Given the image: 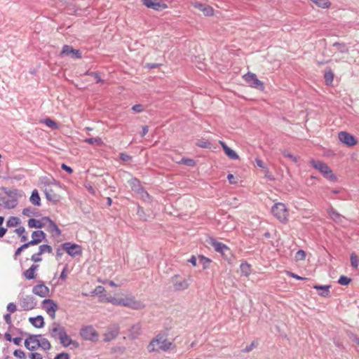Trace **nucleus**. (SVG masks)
<instances>
[{
	"instance_id": "nucleus-1",
	"label": "nucleus",
	"mask_w": 359,
	"mask_h": 359,
	"mask_svg": "<svg viewBox=\"0 0 359 359\" xmlns=\"http://www.w3.org/2000/svg\"><path fill=\"white\" fill-rule=\"evenodd\" d=\"M173 344L164 335L158 334L147 346L149 353L163 351H167L173 347Z\"/></svg>"
},
{
	"instance_id": "nucleus-2",
	"label": "nucleus",
	"mask_w": 359,
	"mask_h": 359,
	"mask_svg": "<svg viewBox=\"0 0 359 359\" xmlns=\"http://www.w3.org/2000/svg\"><path fill=\"white\" fill-rule=\"evenodd\" d=\"M108 302L114 305L123 306L135 310H140L144 307L142 302L135 300L133 297H127L125 298H109Z\"/></svg>"
},
{
	"instance_id": "nucleus-3",
	"label": "nucleus",
	"mask_w": 359,
	"mask_h": 359,
	"mask_svg": "<svg viewBox=\"0 0 359 359\" xmlns=\"http://www.w3.org/2000/svg\"><path fill=\"white\" fill-rule=\"evenodd\" d=\"M311 164L314 168L318 170L326 179L332 182L337 181V176L333 173L330 167L324 162L311 160Z\"/></svg>"
},
{
	"instance_id": "nucleus-4",
	"label": "nucleus",
	"mask_w": 359,
	"mask_h": 359,
	"mask_svg": "<svg viewBox=\"0 0 359 359\" xmlns=\"http://www.w3.org/2000/svg\"><path fill=\"white\" fill-rule=\"evenodd\" d=\"M271 212L280 222L285 223L287 221L288 211L284 203H276L272 207Z\"/></svg>"
},
{
	"instance_id": "nucleus-5",
	"label": "nucleus",
	"mask_w": 359,
	"mask_h": 359,
	"mask_svg": "<svg viewBox=\"0 0 359 359\" xmlns=\"http://www.w3.org/2000/svg\"><path fill=\"white\" fill-rule=\"evenodd\" d=\"M81 337L86 341L97 342L99 339V334L92 325H86L80 330Z\"/></svg>"
},
{
	"instance_id": "nucleus-6",
	"label": "nucleus",
	"mask_w": 359,
	"mask_h": 359,
	"mask_svg": "<svg viewBox=\"0 0 359 359\" xmlns=\"http://www.w3.org/2000/svg\"><path fill=\"white\" fill-rule=\"evenodd\" d=\"M62 248L71 257H76L82 254L81 246L76 243H64L62 245Z\"/></svg>"
},
{
	"instance_id": "nucleus-7",
	"label": "nucleus",
	"mask_w": 359,
	"mask_h": 359,
	"mask_svg": "<svg viewBox=\"0 0 359 359\" xmlns=\"http://www.w3.org/2000/svg\"><path fill=\"white\" fill-rule=\"evenodd\" d=\"M48 331L50 336L55 339H60L66 332L65 327L57 322H53Z\"/></svg>"
},
{
	"instance_id": "nucleus-8",
	"label": "nucleus",
	"mask_w": 359,
	"mask_h": 359,
	"mask_svg": "<svg viewBox=\"0 0 359 359\" xmlns=\"http://www.w3.org/2000/svg\"><path fill=\"white\" fill-rule=\"evenodd\" d=\"M245 81L250 85V86L263 90L264 89V83L257 79L254 73L248 72L244 76Z\"/></svg>"
},
{
	"instance_id": "nucleus-9",
	"label": "nucleus",
	"mask_w": 359,
	"mask_h": 359,
	"mask_svg": "<svg viewBox=\"0 0 359 359\" xmlns=\"http://www.w3.org/2000/svg\"><path fill=\"white\" fill-rule=\"evenodd\" d=\"M43 308L49 315L51 319L55 318V312L58 309L57 304L51 299H46L42 302Z\"/></svg>"
},
{
	"instance_id": "nucleus-10",
	"label": "nucleus",
	"mask_w": 359,
	"mask_h": 359,
	"mask_svg": "<svg viewBox=\"0 0 359 359\" xmlns=\"http://www.w3.org/2000/svg\"><path fill=\"white\" fill-rule=\"evenodd\" d=\"M20 306L23 311H30L36 306V301L32 295H25L20 299Z\"/></svg>"
},
{
	"instance_id": "nucleus-11",
	"label": "nucleus",
	"mask_w": 359,
	"mask_h": 359,
	"mask_svg": "<svg viewBox=\"0 0 359 359\" xmlns=\"http://www.w3.org/2000/svg\"><path fill=\"white\" fill-rule=\"evenodd\" d=\"M207 243L211 245L216 252L221 253L222 255H225L226 252H229V248L225 244L217 241L215 238L210 237L207 240Z\"/></svg>"
},
{
	"instance_id": "nucleus-12",
	"label": "nucleus",
	"mask_w": 359,
	"mask_h": 359,
	"mask_svg": "<svg viewBox=\"0 0 359 359\" xmlns=\"http://www.w3.org/2000/svg\"><path fill=\"white\" fill-rule=\"evenodd\" d=\"M338 137L340 142L348 147H353L358 143L357 140L353 135L345 131L339 133Z\"/></svg>"
},
{
	"instance_id": "nucleus-13",
	"label": "nucleus",
	"mask_w": 359,
	"mask_h": 359,
	"mask_svg": "<svg viewBox=\"0 0 359 359\" xmlns=\"http://www.w3.org/2000/svg\"><path fill=\"white\" fill-rule=\"evenodd\" d=\"M32 293L40 297H47L50 295V290L40 280L37 285L33 287Z\"/></svg>"
},
{
	"instance_id": "nucleus-14",
	"label": "nucleus",
	"mask_w": 359,
	"mask_h": 359,
	"mask_svg": "<svg viewBox=\"0 0 359 359\" xmlns=\"http://www.w3.org/2000/svg\"><path fill=\"white\" fill-rule=\"evenodd\" d=\"M38 337H41V334H29L28 337L25 340V346L29 351H35L39 346L37 344H39V339Z\"/></svg>"
},
{
	"instance_id": "nucleus-15",
	"label": "nucleus",
	"mask_w": 359,
	"mask_h": 359,
	"mask_svg": "<svg viewBox=\"0 0 359 359\" xmlns=\"http://www.w3.org/2000/svg\"><path fill=\"white\" fill-rule=\"evenodd\" d=\"M143 5L154 11H162L168 8L167 4L156 0H142Z\"/></svg>"
},
{
	"instance_id": "nucleus-16",
	"label": "nucleus",
	"mask_w": 359,
	"mask_h": 359,
	"mask_svg": "<svg viewBox=\"0 0 359 359\" xmlns=\"http://www.w3.org/2000/svg\"><path fill=\"white\" fill-rule=\"evenodd\" d=\"M42 220L48 223L47 231L52 234V236L59 237L61 235V230L51 219H50L48 217H43Z\"/></svg>"
},
{
	"instance_id": "nucleus-17",
	"label": "nucleus",
	"mask_w": 359,
	"mask_h": 359,
	"mask_svg": "<svg viewBox=\"0 0 359 359\" xmlns=\"http://www.w3.org/2000/svg\"><path fill=\"white\" fill-rule=\"evenodd\" d=\"M61 55H71L72 58L80 59L81 58V52L78 49H74L72 46L69 45H65L62 47Z\"/></svg>"
},
{
	"instance_id": "nucleus-18",
	"label": "nucleus",
	"mask_w": 359,
	"mask_h": 359,
	"mask_svg": "<svg viewBox=\"0 0 359 359\" xmlns=\"http://www.w3.org/2000/svg\"><path fill=\"white\" fill-rule=\"evenodd\" d=\"M119 330L120 328L118 325H113L109 327L104 334V341L109 342L114 339L118 335Z\"/></svg>"
},
{
	"instance_id": "nucleus-19",
	"label": "nucleus",
	"mask_w": 359,
	"mask_h": 359,
	"mask_svg": "<svg viewBox=\"0 0 359 359\" xmlns=\"http://www.w3.org/2000/svg\"><path fill=\"white\" fill-rule=\"evenodd\" d=\"M172 283L176 290H184L189 287L187 280L185 278H180L178 275H175L172 278Z\"/></svg>"
},
{
	"instance_id": "nucleus-20",
	"label": "nucleus",
	"mask_w": 359,
	"mask_h": 359,
	"mask_svg": "<svg viewBox=\"0 0 359 359\" xmlns=\"http://www.w3.org/2000/svg\"><path fill=\"white\" fill-rule=\"evenodd\" d=\"M18 205V201L15 199H9L6 196L0 194V205L7 209H13Z\"/></svg>"
},
{
	"instance_id": "nucleus-21",
	"label": "nucleus",
	"mask_w": 359,
	"mask_h": 359,
	"mask_svg": "<svg viewBox=\"0 0 359 359\" xmlns=\"http://www.w3.org/2000/svg\"><path fill=\"white\" fill-rule=\"evenodd\" d=\"M220 145L222 146L225 154L231 160H238L239 158V156L237 153L229 147L223 141L219 142Z\"/></svg>"
},
{
	"instance_id": "nucleus-22",
	"label": "nucleus",
	"mask_w": 359,
	"mask_h": 359,
	"mask_svg": "<svg viewBox=\"0 0 359 359\" xmlns=\"http://www.w3.org/2000/svg\"><path fill=\"white\" fill-rule=\"evenodd\" d=\"M44 192L46 199L53 202L54 204L57 203L60 201V196L55 194L52 189L46 188Z\"/></svg>"
},
{
	"instance_id": "nucleus-23",
	"label": "nucleus",
	"mask_w": 359,
	"mask_h": 359,
	"mask_svg": "<svg viewBox=\"0 0 359 359\" xmlns=\"http://www.w3.org/2000/svg\"><path fill=\"white\" fill-rule=\"evenodd\" d=\"M142 326L140 323L133 325L129 330L128 337L130 339H137L140 334Z\"/></svg>"
},
{
	"instance_id": "nucleus-24",
	"label": "nucleus",
	"mask_w": 359,
	"mask_h": 359,
	"mask_svg": "<svg viewBox=\"0 0 359 359\" xmlns=\"http://www.w3.org/2000/svg\"><path fill=\"white\" fill-rule=\"evenodd\" d=\"M39 268V265L32 264L29 269L23 272V275L27 280H32L36 278V271Z\"/></svg>"
},
{
	"instance_id": "nucleus-25",
	"label": "nucleus",
	"mask_w": 359,
	"mask_h": 359,
	"mask_svg": "<svg viewBox=\"0 0 359 359\" xmlns=\"http://www.w3.org/2000/svg\"><path fill=\"white\" fill-rule=\"evenodd\" d=\"M330 285H313V288L314 289H316L318 290H320V292H318V294L321 297H330Z\"/></svg>"
},
{
	"instance_id": "nucleus-26",
	"label": "nucleus",
	"mask_w": 359,
	"mask_h": 359,
	"mask_svg": "<svg viewBox=\"0 0 359 359\" xmlns=\"http://www.w3.org/2000/svg\"><path fill=\"white\" fill-rule=\"evenodd\" d=\"M29 321L36 328H41L44 326L43 318L41 316L31 317L29 318Z\"/></svg>"
},
{
	"instance_id": "nucleus-27",
	"label": "nucleus",
	"mask_w": 359,
	"mask_h": 359,
	"mask_svg": "<svg viewBox=\"0 0 359 359\" xmlns=\"http://www.w3.org/2000/svg\"><path fill=\"white\" fill-rule=\"evenodd\" d=\"M1 190L4 192L6 196L9 199H15L18 201V189H8L6 187H2Z\"/></svg>"
},
{
	"instance_id": "nucleus-28",
	"label": "nucleus",
	"mask_w": 359,
	"mask_h": 359,
	"mask_svg": "<svg viewBox=\"0 0 359 359\" xmlns=\"http://www.w3.org/2000/svg\"><path fill=\"white\" fill-rule=\"evenodd\" d=\"M136 192L140 195V197L142 200L146 202H151V198L149 193L145 191L142 187H140L137 189Z\"/></svg>"
},
{
	"instance_id": "nucleus-29",
	"label": "nucleus",
	"mask_w": 359,
	"mask_h": 359,
	"mask_svg": "<svg viewBox=\"0 0 359 359\" xmlns=\"http://www.w3.org/2000/svg\"><path fill=\"white\" fill-rule=\"evenodd\" d=\"M29 200L33 205L36 206L41 205V198L36 189L32 191Z\"/></svg>"
},
{
	"instance_id": "nucleus-30",
	"label": "nucleus",
	"mask_w": 359,
	"mask_h": 359,
	"mask_svg": "<svg viewBox=\"0 0 359 359\" xmlns=\"http://www.w3.org/2000/svg\"><path fill=\"white\" fill-rule=\"evenodd\" d=\"M46 236V234L41 230L34 231L32 233V238L36 239L39 243L44 241Z\"/></svg>"
},
{
	"instance_id": "nucleus-31",
	"label": "nucleus",
	"mask_w": 359,
	"mask_h": 359,
	"mask_svg": "<svg viewBox=\"0 0 359 359\" xmlns=\"http://www.w3.org/2000/svg\"><path fill=\"white\" fill-rule=\"evenodd\" d=\"M45 224L42 222L37 220L34 218H31L28 220V226L29 228H36V229H41L44 227Z\"/></svg>"
},
{
	"instance_id": "nucleus-32",
	"label": "nucleus",
	"mask_w": 359,
	"mask_h": 359,
	"mask_svg": "<svg viewBox=\"0 0 359 359\" xmlns=\"http://www.w3.org/2000/svg\"><path fill=\"white\" fill-rule=\"evenodd\" d=\"M37 346L41 348L43 351H48L51 348L50 341L46 338L39 339V344H37Z\"/></svg>"
},
{
	"instance_id": "nucleus-33",
	"label": "nucleus",
	"mask_w": 359,
	"mask_h": 359,
	"mask_svg": "<svg viewBox=\"0 0 359 359\" xmlns=\"http://www.w3.org/2000/svg\"><path fill=\"white\" fill-rule=\"evenodd\" d=\"M327 213L329 216L334 221L339 220L341 217V215L332 207H330L327 209Z\"/></svg>"
},
{
	"instance_id": "nucleus-34",
	"label": "nucleus",
	"mask_w": 359,
	"mask_h": 359,
	"mask_svg": "<svg viewBox=\"0 0 359 359\" xmlns=\"http://www.w3.org/2000/svg\"><path fill=\"white\" fill-rule=\"evenodd\" d=\"M60 341V344L64 347H67L71 345V343H72V339L71 337L67 334V332L65 334L59 339Z\"/></svg>"
},
{
	"instance_id": "nucleus-35",
	"label": "nucleus",
	"mask_w": 359,
	"mask_h": 359,
	"mask_svg": "<svg viewBox=\"0 0 359 359\" xmlns=\"http://www.w3.org/2000/svg\"><path fill=\"white\" fill-rule=\"evenodd\" d=\"M83 141H84V142L88 143L89 144L101 145L103 144L102 139L99 137L86 138Z\"/></svg>"
},
{
	"instance_id": "nucleus-36",
	"label": "nucleus",
	"mask_w": 359,
	"mask_h": 359,
	"mask_svg": "<svg viewBox=\"0 0 359 359\" xmlns=\"http://www.w3.org/2000/svg\"><path fill=\"white\" fill-rule=\"evenodd\" d=\"M20 223V219L16 217H10L6 222L8 227H13L18 226Z\"/></svg>"
},
{
	"instance_id": "nucleus-37",
	"label": "nucleus",
	"mask_w": 359,
	"mask_h": 359,
	"mask_svg": "<svg viewBox=\"0 0 359 359\" xmlns=\"http://www.w3.org/2000/svg\"><path fill=\"white\" fill-rule=\"evenodd\" d=\"M324 79L326 84H332L334 79V74L330 69L325 72Z\"/></svg>"
},
{
	"instance_id": "nucleus-38",
	"label": "nucleus",
	"mask_w": 359,
	"mask_h": 359,
	"mask_svg": "<svg viewBox=\"0 0 359 359\" xmlns=\"http://www.w3.org/2000/svg\"><path fill=\"white\" fill-rule=\"evenodd\" d=\"M333 46L336 47L337 50L341 53H346L348 51V48L345 43L335 42L333 43Z\"/></svg>"
},
{
	"instance_id": "nucleus-39",
	"label": "nucleus",
	"mask_w": 359,
	"mask_h": 359,
	"mask_svg": "<svg viewBox=\"0 0 359 359\" xmlns=\"http://www.w3.org/2000/svg\"><path fill=\"white\" fill-rule=\"evenodd\" d=\"M312 2L316 4L318 6L326 8H329L330 6V2L329 0H311Z\"/></svg>"
},
{
	"instance_id": "nucleus-40",
	"label": "nucleus",
	"mask_w": 359,
	"mask_h": 359,
	"mask_svg": "<svg viewBox=\"0 0 359 359\" xmlns=\"http://www.w3.org/2000/svg\"><path fill=\"white\" fill-rule=\"evenodd\" d=\"M351 266L357 269L359 266V257L354 252L351 253L350 256Z\"/></svg>"
},
{
	"instance_id": "nucleus-41",
	"label": "nucleus",
	"mask_w": 359,
	"mask_h": 359,
	"mask_svg": "<svg viewBox=\"0 0 359 359\" xmlns=\"http://www.w3.org/2000/svg\"><path fill=\"white\" fill-rule=\"evenodd\" d=\"M241 273L245 276H248L250 273V265L247 262L242 263L240 266Z\"/></svg>"
},
{
	"instance_id": "nucleus-42",
	"label": "nucleus",
	"mask_w": 359,
	"mask_h": 359,
	"mask_svg": "<svg viewBox=\"0 0 359 359\" xmlns=\"http://www.w3.org/2000/svg\"><path fill=\"white\" fill-rule=\"evenodd\" d=\"M196 145L201 148L210 149L211 147V143L205 140H198L196 142Z\"/></svg>"
},
{
	"instance_id": "nucleus-43",
	"label": "nucleus",
	"mask_w": 359,
	"mask_h": 359,
	"mask_svg": "<svg viewBox=\"0 0 359 359\" xmlns=\"http://www.w3.org/2000/svg\"><path fill=\"white\" fill-rule=\"evenodd\" d=\"M39 251L41 255L45 252L51 253L53 251V248L50 245L44 244L39 246Z\"/></svg>"
},
{
	"instance_id": "nucleus-44",
	"label": "nucleus",
	"mask_w": 359,
	"mask_h": 359,
	"mask_svg": "<svg viewBox=\"0 0 359 359\" xmlns=\"http://www.w3.org/2000/svg\"><path fill=\"white\" fill-rule=\"evenodd\" d=\"M351 281V278L345 276H341L338 280V283L341 285H348Z\"/></svg>"
},
{
	"instance_id": "nucleus-45",
	"label": "nucleus",
	"mask_w": 359,
	"mask_h": 359,
	"mask_svg": "<svg viewBox=\"0 0 359 359\" xmlns=\"http://www.w3.org/2000/svg\"><path fill=\"white\" fill-rule=\"evenodd\" d=\"M180 162L189 167H194L196 165L195 161L191 158H182Z\"/></svg>"
},
{
	"instance_id": "nucleus-46",
	"label": "nucleus",
	"mask_w": 359,
	"mask_h": 359,
	"mask_svg": "<svg viewBox=\"0 0 359 359\" xmlns=\"http://www.w3.org/2000/svg\"><path fill=\"white\" fill-rule=\"evenodd\" d=\"M43 122H44V123H45L47 126H48V127H50V128H53V129H56V128H57V123H56L53 120H52V119H51V118H46V119L44 120V121H43Z\"/></svg>"
},
{
	"instance_id": "nucleus-47",
	"label": "nucleus",
	"mask_w": 359,
	"mask_h": 359,
	"mask_svg": "<svg viewBox=\"0 0 359 359\" xmlns=\"http://www.w3.org/2000/svg\"><path fill=\"white\" fill-rule=\"evenodd\" d=\"M281 153L283 155V156H285V158H288L291 159L292 161L295 162V163L297 161V157L294 156V155H292L288 151L283 150V151H281Z\"/></svg>"
},
{
	"instance_id": "nucleus-48",
	"label": "nucleus",
	"mask_w": 359,
	"mask_h": 359,
	"mask_svg": "<svg viewBox=\"0 0 359 359\" xmlns=\"http://www.w3.org/2000/svg\"><path fill=\"white\" fill-rule=\"evenodd\" d=\"M137 214L142 220H143V221L147 220V217H146L144 210L142 207L138 206Z\"/></svg>"
},
{
	"instance_id": "nucleus-49",
	"label": "nucleus",
	"mask_w": 359,
	"mask_h": 359,
	"mask_svg": "<svg viewBox=\"0 0 359 359\" xmlns=\"http://www.w3.org/2000/svg\"><path fill=\"white\" fill-rule=\"evenodd\" d=\"M13 355L19 359H25L26 357L25 353L21 349L15 350Z\"/></svg>"
},
{
	"instance_id": "nucleus-50",
	"label": "nucleus",
	"mask_w": 359,
	"mask_h": 359,
	"mask_svg": "<svg viewBox=\"0 0 359 359\" xmlns=\"http://www.w3.org/2000/svg\"><path fill=\"white\" fill-rule=\"evenodd\" d=\"M199 259L202 264L203 265V268H208V264L210 263L211 260L203 255L199 256Z\"/></svg>"
},
{
	"instance_id": "nucleus-51",
	"label": "nucleus",
	"mask_w": 359,
	"mask_h": 359,
	"mask_svg": "<svg viewBox=\"0 0 359 359\" xmlns=\"http://www.w3.org/2000/svg\"><path fill=\"white\" fill-rule=\"evenodd\" d=\"M86 74L94 76V78L96 79V83H104V81L100 78V75H99V74L97 72H87Z\"/></svg>"
},
{
	"instance_id": "nucleus-52",
	"label": "nucleus",
	"mask_w": 359,
	"mask_h": 359,
	"mask_svg": "<svg viewBox=\"0 0 359 359\" xmlns=\"http://www.w3.org/2000/svg\"><path fill=\"white\" fill-rule=\"evenodd\" d=\"M41 256V254L39 251L38 252L32 255V256L31 257V260L34 262H39L42 260Z\"/></svg>"
},
{
	"instance_id": "nucleus-53",
	"label": "nucleus",
	"mask_w": 359,
	"mask_h": 359,
	"mask_svg": "<svg viewBox=\"0 0 359 359\" xmlns=\"http://www.w3.org/2000/svg\"><path fill=\"white\" fill-rule=\"evenodd\" d=\"M22 214L27 217H32L34 215L32 208H26L23 209Z\"/></svg>"
},
{
	"instance_id": "nucleus-54",
	"label": "nucleus",
	"mask_w": 359,
	"mask_h": 359,
	"mask_svg": "<svg viewBox=\"0 0 359 359\" xmlns=\"http://www.w3.org/2000/svg\"><path fill=\"white\" fill-rule=\"evenodd\" d=\"M131 185H132V187H133V190H134L135 191H136L137 189L141 187H140V181L137 179H136V178L132 180Z\"/></svg>"
},
{
	"instance_id": "nucleus-55",
	"label": "nucleus",
	"mask_w": 359,
	"mask_h": 359,
	"mask_svg": "<svg viewBox=\"0 0 359 359\" xmlns=\"http://www.w3.org/2000/svg\"><path fill=\"white\" fill-rule=\"evenodd\" d=\"M26 245L25 244L22 245L20 247H19L15 252V254H14V258L16 259L17 257L21 254V252H22V250H24L25 249H26Z\"/></svg>"
},
{
	"instance_id": "nucleus-56",
	"label": "nucleus",
	"mask_w": 359,
	"mask_h": 359,
	"mask_svg": "<svg viewBox=\"0 0 359 359\" xmlns=\"http://www.w3.org/2000/svg\"><path fill=\"white\" fill-rule=\"evenodd\" d=\"M7 310L10 313H14L17 311V306L14 303H9L7 306Z\"/></svg>"
},
{
	"instance_id": "nucleus-57",
	"label": "nucleus",
	"mask_w": 359,
	"mask_h": 359,
	"mask_svg": "<svg viewBox=\"0 0 359 359\" xmlns=\"http://www.w3.org/2000/svg\"><path fill=\"white\" fill-rule=\"evenodd\" d=\"M256 346V344L255 341H252L250 345L247 346L244 349L242 350L244 353L250 352Z\"/></svg>"
},
{
	"instance_id": "nucleus-58",
	"label": "nucleus",
	"mask_w": 359,
	"mask_h": 359,
	"mask_svg": "<svg viewBox=\"0 0 359 359\" xmlns=\"http://www.w3.org/2000/svg\"><path fill=\"white\" fill-rule=\"evenodd\" d=\"M132 109L135 112L140 113V112L143 111L144 107L142 104H135L134 106H133Z\"/></svg>"
},
{
	"instance_id": "nucleus-59",
	"label": "nucleus",
	"mask_w": 359,
	"mask_h": 359,
	"mask_svg": "<svg viewBox=\"0 0 359 359\" xmlns=\"http://www.w3.org/2000/svg\"><path fill=\"white\" fill-rule=\"evenodd\" d=\"M54 359H69V355L68 353L62 352L56 355Z\"/></svg>"
},
{
	"instance_id": "nucleus-60",
	"label": "nucleus",
	"mask_w": 359,
	"mask_h": 359,
	"mask_svg": "<svg viewBox=\"0 0 359 359\" xmlns=\"http://www.w3.org/2000/svg\"><path fill=\"white\" fill-rule=\"evenodd\" d=\"M119 158L123 161H128L131 159V156L126 153H121L119 154Z\"/></svg>"
},
{
	"instance_id": "nucleus-61",
	"label": "nucleus",
	"mask_w": 359,
	"mask_h": 359,
	"mask_svg": "<svg viewBox=\"0 0 359 359\" xmlns=\"http://www.w3.org/2000/svg\"><path fill=\"white\" fill-rule=\"evenodd\" d=\"M29 358L30 359H43V357L41 355V353H31L29 355Z\"/></svg>"
},
{
	"instance_id": "nucleus-62",
	"label": "nucleus",
	"mask_w": 359,
	"mask_h": 359,
	"mask_svg": "<svg viewBox=\"0 0 359 359\" xmlns=\"http://www.w3.org/2000/svg\"><path fill=\"white\" fill-rule=\"evenodd\" d=\"M306 257V253L303 250H299L296 254V257L299 259H304Z\"/></svg>"
},
{
	"instance_id": "nucleus-63",
	"label": "nucleus",
	"mask_w": 359,
	"mask_h": 359,
	"mask_svg": "<svg viewBox=\"0 0 359 359\" xmlns=\"http://www.w3.org/2000/svg\"><path fill=\"white\" fill-rule=\"evenodd\" d=\"M4 318L6 321V323L9 325V327H11L13 325H12V320H11V313H6L4 315Z\"/></svg>"
},
{
	"instance_id": "nucleus-64",
	"label": "nucleus",
	"mask_w": 359,
	"mask_h": 359,
	"mask_svg": "<svg viewBox=\"0 0 359 359\" xmlns=\"http://www.w3.org/2000/svg\"><path fill=\"white\" fill-rule=\"evenodd\" d=\"M67 266H65L62 270V271L61 272V274H60V279L65 280L66 278H67Z\"/></svg>"
}]
</instances>
